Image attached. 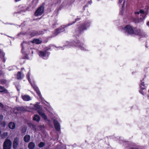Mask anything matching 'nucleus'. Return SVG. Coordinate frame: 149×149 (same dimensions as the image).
Returning <instances> with one entry per match:
<instances>
[{"mask_svg":"<svg viewBox=\"0 0 149 149\" xmlns=\"http://www.w3.org/2000/svg\"><path fill=\"white\" fill-rule=\"evenodd\" d=\"M90 23L88 22H85L81 24L75 30L74 35L76 37H79L82 33L89 27Z\"/></svg>","mask_w":149,"mask_h":149,"instance_id":"nucleus-1","label":"nucleus"},{"mask_svg":"<svg viewBox=\"0 0 149 149\" xmlns=\"http://www.w3.org/2000/svg\"><path fill=\"white\" fill-rule=\"evenodd\" d=\"M70 45L71 46L77 47L81 50H85L83 43L78 40L76 39L71 41L70 42Z\"/></svg>","mask_w":149,"mask_h":149,"instance_id":"nucleus-2","label":"nucleus"},{"mask_svg":"<svg viewBox=\"0 0 149 149\" xmlns=\"http://www.w3.org/2000/svg\"><path fill=\"white\" fill-rule=\"evenodd\" d=\"M144 80V79H143L142 80H141V83L139 85L140 89L139 91V92L143 95H146L147 93V85L145 84L143 81Z\"/></svg>","mask_w":149,"mask_h":149,"instance_id":"nucleus-3","label":"nucleus"},{"mask_svg":"<svg viewBox=\"0 0 149 149\" xmlns=\"http://www.w3.org/2000/svg\"><path fill=\"white\" fill-rule=\"evenodd\" d=\"M44 3H42V5L38 7L34 13V15L36 16H40L44 12Z\"/></svg>","mask_w":149,"mask_h":149,"instance_id":"nucleus-4","label":"nucleus"},{"mask_svg":"<svg viewBox=\"0 0 149 149\" xmlns=\"http://www.w3.org/2000/svg\"><path fill=\"white\" fill-rule=\"evenodd\" d=\"M124 30L126 33L128 35H132L134 33L133 27L129 25H126L124 28Z\"/></svg>","mask_w":149,"mask_h":149,"instance_id":"nucleus-5","label":"nucleus"},{"mask_svg":"<svg viewBox=\"0 0 149 149\" xmlns=\"http://www.w3.org/2000/svg\"><path fill=\"white\" fill-rule=\"evenodd\" d=\"M12 146V142L10 140L6 139L4 142L3 149H10Z\"/></svg>","mask_w":149,"mask_h":149,"instance_id":"nucleus-6","label":"nucleus"},{"mask_svg":"<svg viewBox=\"0 0 149 149\" xmlns=\"http://www.w3.org/2000/svg\"><path fill=\"white\" fill-rule=\"evenodd\" d=\"M28 45V44L27 43L24 42H22L21 45L22 47V54L25 55V56L23 57L24 59H28V55L26 54L25 52L24 51L25 47H26Z\"/></svg>","mask_w":149,"mask_h":149,"instance_id":"nucleus-7","label":"nucleus"},{"mask_svg":"<svg viewBox=\"0 0 149 149\" xmlns=\"http://www.w3.org/2000/svg\"><path fill=\"white\" fill-rule=\"evenodd\" d=\"M66 27V26L65 25H62L60 27L54 30V34L57 35L59 33L64 31Z\"/></svg>","mask_w":149,"mask_h":149,"instance_id":"nucleus-8","label":"nucleus"},{"mask_svg":"<svg viewBox=\"0 0 149 149\" xmlns=\"http://www.w3.org/2000/svg\"><path fill=\"white\" fill-rule=\"evenodd\" d=\"M133 34L141 36H143V33L141 29H138L136 27H134V28Z\"/></svg>","mask_w":149,"mask_h":149,"instance_id":"nucleus-9","label":"nucleus"},{"mask_svg":"<svg viewBox=\"0 0 149 149\" xmlns=\"http://www.w3.org/2000/svg\"><path fill=\"white\" fill-rule=\"evenodd\" d=\"M53 122L54 127L55 129L57 131H59L60 129V125L57 120L54 119L53 120Z\"/></svg>","mask_w":149,"mask_h":149,"instance_id":"nucleus-10","label":"nucleus"},{"mask_svg":"<svg viewBox=\"0 0 149 149\" xmlns=\"http://www.w3.org/2000/svg\"><path fill=\"white\" fill-rule=\"evenodd\" d=\"M42 31H40L39 32L38 31L33 30L32 32H30L29 33L31 37H33L35 36L40 35V34H42Z\"/></svg>","mask_w":149,"mask_h":149,"instance_id":"nucleus-11","label":"nucleus"},{"mask_svg":"<svg viewBox=\"0 0 149 149\" xmlns=\"http://www.w3.org/2000/svg\"><path fill=\"white\" fill-rule=\"evenodd\" d=\"M38 112L40 116L45 120L47 119V116L45 113L43 112L42 110H39L38 111Z\"/></svg>","mask_w":149,"mask_h":149,"instance_id":"nucleus-12","label":"nucleus"},{"mask_svg":"<svg viewBox=\"0 0 149 149\" xmlns=\"http://www.w3.org/2000/svg\"><path fill=\"white\" fill-rule=\"evenodd\" d=\"M18 141L17 138H16L14 140L13 143V147L14 149L18 147Z\"/></svg>","mask_w":149,"mask_h":149,"instance_id":"nucleus-13","label":"nucleus"},{"mask_svg":"<svg viewBox=\"0 0 149 149\" xmlns=\"http://www.w3.org/2000/svg\"><path fill=\"white\" fill-rule=\"evenodd\" d=\"M31 139L30 136L29 135H26L24 136L23 138L24 141L26 143L29 142Z\"/></svg>","mask_w":149,"mask_h":149,"instance_id":"nucleus-14","label":"nucleus"},{"mask_svg":"<svg viewBox=\"0 0 149 149\" xmlns=\"http://www.w3.org/2000/svg\"><path fill=\"white\" fill-rule=\"evenodd\" d=\"M27 130V127L25 126H24L22 127L21 130V134L22 136H23L25 134Z\"/></svg>","mask_w":149,"mask_h":149,"instance_id":"nucleus-15","label":"nucleus"},{"mask_svg":"<svg viewBox=\"0 0 149 149\" xmlns=\"http://www.w3.org/2000/svg\"><path fill=\"white\" fill-rule=\"evenodd\" d=\"M35 146V144L33 142H30L28 144V148L29 149H34Z\"/></svg>","mask_w":149,"mask_h":149,"instance_id":"nucleus-16","label":"nucleus"},{"mask_svg":"<svg viewBox=\"0 0 149 149\" xmlns=\"http://www.w3.org/2000/svg\"><path fill=\"white\" fill-rule=\"evenodd\" d=\"M22 98L25 101H29L31 99V97L27 95L22 96Z\"/></svg>","mask_w":149,"mask_h":149,"instance_id":"nucleus-17","label":"nucleus"},{"mask_svg":"<svg viewBox=\"0 0 149 149\" xmlns=\"http://www.w3.org/2000/svg\"><path fill=\"white\" fill-rule=\"evenodd\" d=\"M47 54V51H40L39 52V56L41 57H45Z\"/></svg>","mask_w":149,"mask_h":149,"instance_id":"nucleus-18","label":"nucleus"},{"mask_svg":"<svg viewBox=\"0 0 149 149\" xmlns=\"http://www.w3.org/2000/svg\"><path fill=\"white\" fill-rule=\"evenodd\" d=\"M33 43H35L36 44H39L41 43L42 41L38 39H34L32 42Z\"/></svg>","mask_w":149,"mask_h":149,"instance_id":"nucleus-19","label":"nucleus"},{"mask_svg":"<svg viewBox=\"0 0 149 149\" xmlns=\"http://www.w3.org/2000/svg\"><path fill=\"white\" fill-rule=\"evenodd\" d=\"M33 120L37 122H38L40 120V117L38 115H35L33 116Z\"/></svg>","mask_w":149,"mask_h":149,"instance_id":"nucleus-20","label":"nucleus"},{"mask_svg":"<svg viewBox=\"0 0 149 149\" xmlns=\"http://www.w3.org/2000/svg\"><path fill=\"white\" fill-rule=\"evenodd\" d=\"M21 71L19 72V79H21L24 77V74L22 73V71L23 70H24V68H22L21 69Z\"/></svg>","mask_w":149,"mask_h":149,"instance_id":"nucleus-21","label":"nucleus"},{"mask_svg":"<svg viewBox=\"0 0 149 149\" xmlns=\"http://www.w3.org/2000/svg\"><path fill=\"white\" fill-rule=\"evenodd\" d=\"M9 127L11 129H14L15 127V124L13 122H10L9 124Z\"/></svg>","mask_w":149,"mask_h":149,"instance_id":"nucleus-22","label":"nucleus"},{"mask_svg":"<svg viewBox=\"0 0 149 149\" xmlns=\"http://www.w3.org/2000/svg\"><path fill=\"white\" fill-rule=\"evenodd\" d=\"M40 108V106L38 104H34V109L36 110H38Z\"/></svg>","mask_w":149,"mask_h":149,"instance_id":"nucleus-23","label":"nucleus"},{"mask_svg":"<svg viewBox=\"0 0 149 149\" xmlns=\"http://www.w3.org/2000/svg\"><path fill=\"white\" fill-rule=\"evenodd\" d=\"M0 92H5L6 93H7L8 91L4 87L0 86Z\"/></svg>","mask_w":149,"mask_h":149,"instance_id":"nucleus-24","label":"nucleus"},{"mask_svg":"<svg viewBox=\"0 0 149 149\" xmlns=\"http://www.w3.org/2000/svg\"><path fill=\"white\" fill-rule=\"evenodd\" d=\"M45 143L44 142H41L38 144V146L40 148H42L45 146Z\"/></svg>","mask_w":149,"mask_h":149,"instance_id":"nucleus-25","label":"nucleus"},{"mask_svg":"<svg viewBox=\"0 0 149 149\" xmlns=\"http://www.w3.org/2000/svg\"><path fill=\"white\" fill-rule=\"evenodd\" d=\"M8 135V133L7 132H4L1 135V137L2 139H5L6 138Z\"/></svg>","mask_w":149,"mask_h":149,"instance_id":"nucleus-26","label":"nucleus"},{"mask_svg":"<svg viewBox=\"0 0 149 149\" xmlns=\"http://www.w3.org/2000/svg\"><path fill=\"white\" fill-rule=\"evenodd\" d=\"M28 125L31 128L33 129H36V126L32 123H28Z\"/></svg>","mask_w":149,"mask_h":149,"instance_id":"nucleus-27","label":"nucleus"},{"mask_svg":"<svg viewBox=\"0 0 149 149\" xmlns=\"http://www.w3.org/2000/svg\"><path fill=\"white\" fill-rule=\"evenodd\" d=\"M19 110H21L23 111H27V109L25 108V107H19Z\"/></svg>","mask_w":149,"mask_h":149,"instance_id":"nucleus-28","label":"nucleus"},{"mask_svg":"<svg viewBox=\"0 0 149 149\" xmlns=\"http://www.w3.org/2000/svg\"><path fill=\"white\" fill-rule=\"evenodd\" d=\"M80 19V17H77V18L75 19V21L73 22L72 23L70 24V25H72V24H74L75 22H77V21H79Z\"/></svg>","mask_w":149,"mask_h":149,"instance_id":"nucleus-29","label":"nucleus"},{"mask_svg":"<svg viewBox=\"0 0 149 149\" xmlns=\"http://www.w3.org/2000/svg\"><path fill=\"white\" fill-rule=\"evenodd\" d=\"M6 81L4 79L0 80V84H4L6 83Z\"/></svg>","mask_w":149,"mask_h":149,"instance_id":"nucleus-30","label":"nucleus"},{"mask_svg":"<svg viewBox=\"0 0 149 149\" xmlns=\"http://www.w3.org/2000/svg\"><path fill=\"white\" fill-rule=\"evenodd\" d=\"M36 92L39 96L40 97H41V93H40V92L39 89L36 91Z\"/></svg>","mask_w":149,"mask_h":149,"instance_id":"nucleus-31","label":"nucleus"},{"mask_svg":"<svg viewBox=\"0 0 149 149\" xmlns=\"http://www.w3.org/2000/svg\"><path fill=\"white\" fill-rule=\"evenodd\" d=\"M133 19L135 23H139V19L133 18Z\"/></svg>","mask_w":149,"mask_h":149,"instance_id":"nucleus-32","label":"nucleus"},{"mask_svg":"<svg viewBox=\"0 0 149 149\" xmlns=\"http://www.w3.org/2000/svg\"><path fill=\"white\" fill-rule=\"evenodd\" d=\"M33 88L36 92L39 89L38 87L36 86H33Z\"/></svg>","mask_w":149,"mask_h":149,"instance_id":"nucleus-33","label":"nucleus"},{"mask_svg":"<svg viewBox=\"0 0 149 149\" xmlns=\"http://www.w3.org/2000/svg\"><path fill=\"white\" fill-rule=\"evenodd\" d=\"M3 116L2 115H0V123H1L3 119Z\"/></svg>","mask_w":149,"mask_h":149,"instance_id":"nucleus-34","label":"nucleus"},{"mask_svg":"<svg viewBox=\"0 0 149 149\" xmlns=\"http://www.w3.org/2000/svg\"><path fill=\"white\" fill-rule=\"evenodd\" d=\"M129 149H139V148L138 147H130Z\"/></svg>","mask_w":149,"mask_h":149,"instance_id":"nucleus-35","label":"nucleus"},{"mask_svg":"<svg viewBox=\"0 0 149 149\" xmlns=\"http://www.w3.org/2000/svg\"><path fill=\"white\" fill-rule=\"evenodd\" d=\"M139 12L141 14H144L145 13L143 10L142 9H140L139 10Z\"/></svg>","mask_w":149,"mask_h":149,"instance_id":"nucleus-36","label":"nucleus"},{"mask_svg":"<svg viewBox=\"0 0 149 149\" xmlns=\"http://www.w3.org/2000/svg\"><path fill=\"white\" fill-rule=\"evenodd\" d=\"M2 126H3V127H4L5 126L6 124L4 122H1V123H0Z\"/></svg>","mask_w":149,"mask_h":149,"instance_id":"nucleus-37","label":"nucleus"},{"mask_svg":"<svg viewBox=\"0 0 149 149\" xmlns=\"http://www.w3.org/2000/svg\"><path fill=\"white\" fill-rule=\"evenodd\" d=\"M0 54H1L3 56H4L5 55V54H4V53H3L0 50Z\"/></svg>","mask_w":149,"mask_h":149,"instance_id":"nucleus-38","label":"nucleus"},{"mask_svg":"<svg viewBox=\"0 0 149 149\" xmlns=\"http://www.w3.org/2000/svg\"><path fill=\"white\" fill-rule=\"evenodd\" d=\"M0 107H1L2 108H3V105L0 102Z\"/></svg>","mask_w":149,"mask_h":149,"instance_id":"nucleus-39","label":"nucleus"},{"mask_svg":"<svg viewBox=\"0 0 149 149\" xmlns=\"http://www.w3.org/2000/svg\"><path fill=\"white\" fill-rule=\"evenodd\" d=\"M139 11V12H135V14H140Z\"/></svg>","mask_w":149,"mask_h":149,"instance_id":"nucleus-40","label":"nucleus"},{"mask_svg":"<svg viewBox=\"0 0 149 149\" xmlns=\"http://www.w3.org/2000/svg\"><path fill=\"white\" fill-rule=\"evenodd\" d=\"M89 4H91V3H92V1L91 0H90V1H89L88 2Z\"/></svg>","mask_w":149,"mask_h":149,"instance_id":"nucleus-41","label":"nucleus"},{"mask_svg":"<svg viewBox=\"0 0 149 149\" xmlns=\"http://www.w3.org/2000/svg\"><path fill=\"white\" fill-rule=\"evenodd\" d=\"M123 1V0H119V3H122Z\"/></svg>","mask_w":149,"mask_h":149,"instance_id":"nucleus-42","label":"nucleus"},{"mask_svg":"<svg viewBox=\"0 0 149 149\" xmlns=\"http://www.w3.org/2000/svg\"><path fill=\"white\" fill-rule=\"evenodd\" d=\"M147 25L149 27V21L147 23Z\"/></svg>","mask_w":149,"mask_h":149,"instance_id":"nucleus-43","label":"nucleus"},{"mask_svg":"<svg viewBox=\"0 0 149 149\" xmlns=\"http://www.w3.org/2000/svg\"><path fill=\"white\" fill-rule=\"evenodd\" d=\"M27 78H28V80L29 81V79H30V78H29V76H27Z\"/></svg>","mask_w":149,"mask_h":149,"instance_id":"nucleus-44","label":"nucleus"},{"mask_svg":"<svg viewBox=\"0 0 149 149\" xmlns=\"http://www.w3.org/2000/svg\"><path fill=\"white\" fill-rule=\"evenodd\" d=\"M18 74H19V72H17V78L18 79H19V77H18Z\"/></svg>","mask_w":149,"mask_h":149,"instance_id":"nucleus-45","label":"nucleus"},{"mask_svg":"<svg viewBox=\"0 0 149 149\" xmlns=\"http://www.w3.org/2000/svg\"><path fill=\"white\" fill-rule=\"evenodd\" d=\"M58 1L57 2L55 3L54 4H58Z\"/></svg>","mask_w":149,"mask_h":149,"instance_id":"nucleus-46","label":"nucleus"},{"mask_svg":"<svg viewBox=\"0 0 149 149\" xmlns=\"http://www.w3.org/2000/svg\"><path fill=\"white\" fill-rule=\"evenodd\" d=\"M18 1H19V0H15V1L16 2H17Z\"/></svg>","mask_w":149,"mask_h":149,"instance_id":"nucleus-47","label":"nucleus"},{"mask_svg":"<svg viewBox=\"0 0 149 149\" xmlns=\"http://www.w3.org/2000/svg\"><path fill=\"white\" fill-rule=\"evenodd\" d=\"M1 130H0V134H1Z\"/></svg>","mask_w":149,"mask_h":149,"instance_id":"nucleus-48","label":"nucleus"},{"mask_svg":"<svg viewBox=\"0 0 149 149\" xmlns=\"http://www.w3.org/2000/svg\"><path fill=\"white\" fill-rule=\"evenodd\" d=\"M41 17H40V18L39 19H41Z\"/></svg>","mask_w":149,"mask_h":149,"instance_id":"nucleus-49","label":"nucleus"},{"mask_svg":"<svg viewBox=\"0 0 149 149\" xmlns=\"http://www.w3.org/2000/svg\"><path fill=\"white\" fill-rule=\"evenodd\" d=\"M61 0H59V2H61Z\"/></svg>","mask_w":149,"mask_h":149,"instance_id":"nucleus-50","label":"nucleus"},{"mask_svg":"<svg viewBox=\"0 0 149 149\" xmlns=\"http://www.w3.org/2000/svg\"><path fill=\"white\" fill-rule=\"evenodd\" d=\"M78 1H82V0H78Z\"/></svg>","mask_w":149,"mask_h":149,"instance_id":"nucleus-51","label":"nucleus"},{"mask_svg":"<svg viewBox=\"0 0 149 149\" xmlns=\"http://www.w3.org/2000/svg\"><path fill=\"white\" fill-rule=\"evenodd\" d=\"M75 0H73V1H74Z\"/></svg>","mask_w":149,"mask_h":149,"instance_id":"nucleus-52","label":"nucleus"},{"mask_svg":"<svg viewBox=\"0 0 149 149\" xmlns=\"http://www.w3.org/2000/svg\"><path fill=\"white\" fill-rule=\"evenodd\" d=\"M148 92L149 93V90H148Z\"/></svg>","mask_w":149,"mask_h":149,"instance_id":"nucleus-53","label":"nucleus"},{"mask_svg":"<svg viewBox=\"0 0 149 149\" xmlns=\"http://www.w3.org/2000/svg\"><path fill=\"white\" fill-rule=\"evenodd\" d=\"M20 149H23L20 148Z\"/></svg>","mask_w":149,"mask_h":149,"instance_id":"nucleus-54","label":"nucleus"},{"mask_svg":"<svg viewBox=\"0 0 149 149\" xmlns=\"http://www.w3.org/2000/svg\"><path fill=\"white\" fill-rule=\"evenodd\" d=\"M97 1H99L100 0H97Z\"/></svg>","mask_w":149,"mask_h":149,"instance_id":"nucleus-55","label":"nucleus"},{"mask_svg":"<svg viewBox=\"0 0 149 149\" xmlns=\"http://www.w3.org/2000/svg\"><path fill=\"white\" fill-rule=\"evenodd\" d=\"M19 1H21V0H19Z\"/></svg>","mask_w":149,"mask_h":149,"instance_id":"nucleus-56","label":"nucleus"}]
</instances>
